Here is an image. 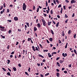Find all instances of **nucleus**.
I'll list each match as a JSON object with an SVG mask.
<instances>
[{
    "instance_id": "8",
    "label": "nucleus",
    "mask_w": 77,
    "mask_h": 77,
    "mask_svg": "<svg viewBox=\"0 0 77 77\" xmlns=\"http://www.w3.org/2000/svg\"><path fill=\"white\" fill-rule=\"evenodd\" d=\"M13 70H14V71H17V68H16L15 67H14L13 68Z\"/></svg>"
},
{
    "instance_id": "21",
    "label": "nucleus",
    "mask_w": 77,
    "mask_h": 77,
    "mask_svg": "<svg viewBox=\"0 0 77 77\" xmlns=\"http://www.w3.org/2000/svg\"><path fill=\"white\" fill-rule=\"evenodd\" d=\"M73 36L74 38H76V33H74L73 35Z\"/></svg>"
},
{
    "instance_id": "45",
    "label": "nucleus",
    "mask_w": 77,
    "mask_h": 77,
    "mask_svg": "<svg viewBox=\"0 0 77 77\" xmlns=\"http://www.w3.org/2000/svg\"><path fill=\"white\" fill-rule=\"evenodd\" d=\"M47 9H48L49 12V11H50V8H49V6H48Z\"/></svg>"
},
{
    "instance_id": "46",
    "label": "nucleus",
    "mask_w": 77,
    "mask_h": 77,
    "mask_svg": "<svg viewBox=\"0 0 77 77\" xmlns=\"http://www.w3.org/2000/svg\"><path fill=\"white\" fill-rule=\"evenodd\" d=\"M31 39V38H28V41H30V40Z\"/></svg>"
},
{
    "instance_id": "41",
    "label": "nucleus",
    "mask_w": 77,
    "mask_h": 77,
    "mask_svg": "<svg viewBox=\"0 0 77 77\" xmlns=\"http://www.w3.org/2000/svg\"><path fill=\"white\" fill-rule=\"evenodd\" d=\"M48 51V50H45L43 51L44 52H47Z\"/></svg>"
},
{
    "instance_id": "48",
    "label": "nucleus",
    "mask_w": 77,
    "mask_h": 77,
    "mask_svg": "<svg viewBox=\"0 0 77 77\" xmlns=\"http://www.w3.org/2000/svg\"><path fill=\"white\" fill-rule=\"evenodd\" d=\"M63 9L64 10L66 9V7L65 6H63Z\"/></svg>"
},
{
    "instance_id": "28",
    "label": "nucleus",
    "mask_w": 77,
    "mask_h": 77,
    "mask_svg": "<svg viewBox=\"0 0 77 77\" xmlns=\"http://www.w3.org/2000/svg\"><path fill=\"white\" fill-rule=\"evenodd\" d=\"M56 2L57 3V4H59V0H55Z\"/></svg>"
},
{
    "instance_id": "32",
    "label": "nucleus",
    "mask_w": 77,
    "mask_h": 77,
    "mask_svg": "<svg viewBox=\"0 0 77 77\" xmlns=\"http://www.w3.org/2000/svg\"><path fill=\"white\" fill-rule=\"evenodd\" d=\"M28 71L29 72H30V68L29 67V69H28Z\"/></svg>"
},
{
    "instance_id": "10",
    "label": "nucleus",
    "mask_w": 77,
    "mask_h": 77,
    "mask_svg": "<svg viewBox=\"0 0 77 77\" xmlns=\"http://www.w3.org/2000/svg\"><path fill=\"white\" fill-rule=\"evenodd\" d=\"M7 75H8L9 76H11V73H10V72H8L7 73Z\"/></svg>"
},
{
    "instance_id": "63",
    "label": "nucleus",
    "mask_w": 77,
    "mask_h": 77,
    "mask_svg": "<svg viewBox=\"0 0 77 77\" xmlns=\"http://www.w3.org/2000/svg\"><path fill=\"white\" fill-rule=\"evenodd\" d=\"M12 57H13V55H11L10 56V57L12 58Z\"/></svg>"
},
{
    "instance_id": "60",
    "label": "nucleus",
    "mask_w": 77,
    "mask_h": 77,
    "mask_svg": "<svg viewBox=\"0 0 77 77\" xmlns=\"http://www.w3.org/2000/svg\"><path fill=\"white\" fill-rule=\"evenodd\" d=\"M53 3H54L55 5H56V1H55V0H53Z\"/></svg>"
},
{
    "instance_id": "52",
    "label": "nucleus",
    "mask_w": 77,
    "mask_h": 77,
    "mask_svg": "<svg viewBox=\"0 0 77 77\" xmlns=\"http://www.w3.org/2000/svg\"><path fill=\"white\" fill-rule=\"evenodd\" d=\"M39 8H37V12H39Z\"/></svg>"
},
{
    "instance_id": "33",
    "label": "nucleus",
    "mask_w": 77,
    "mask_h": 77,
    "mask_svg": "<svg viewBox=\"0 0 77 77\" xmlns=\"http://www.w3.org/2000/svg\"><path fill=\"white\" fill-rule=\"evenodd\" d=\"M61 6H62V5L60 4L58 6V8H61Z\"/></svg>"
},
{
    "instance_id": "11",
    "label": "nucleus",
    "mask_w": 77,
    "mask_h": 77,
    "mask_svg": "<svg viewBox=\"0 0 77 77\" xmlns=\"http://www.w3.org/2000/svg\"><path fill=\"white\" fill-rule=\"evenodd\" d=\"M38 56H39V57H42V58H44V57L42 56V55H40V54H38Z\"/></svg>"
},
{
    "instance_id": "26",
    "label": "nucleus",
    "mask_w": 77,
    "mask_h": 77,
    "mask_svg": "<svg viewBox=\"0 0 77 77\" xmlns=\"http://www.w3.org/2000/svg\"><path fill=\"white\" fill-rule=\"evenodd\" d=\"M57 65H58V66H59V67L60 66V64L59 63H58V62L57 63Z\"/></svg>"
},
{
    "instance_id": "34",
    "label": "nucleus",
    "mask_w": 77,
    "mask_h": 77,
    "mask_svg": "<svg viewBox=\"0 0 77 77\" xmlns=\"http://www.w3.org/2000/svg\"><path fill=\"white\" fill-rule=\"evenodd\" d=\"M7 21H8V22H9V23H11V22H12V20H8Z\"/></svg>"
},
{
    "instance_id": "16",
    "label": "nucleus",
    "mask_w": 77,
    "mask_h": 77,
    "mask_svg": "<svg viewBox=\"0 0 77 77\" xmlns=\"http://www.w3.org/2000/svg\"><path fill=\"white\" fill-rule=\"evenodd\" d=\"M7 62H8L7 63L8 64H9V63H10L11 62V61H10V60H7Z\"/></svg>"
},
{
    "instance_id": "62",
    "label": "nucleus",
    "mask_w": 77,
    "mask_h": 77,
    "mask_svg": "<svg viewBox=\"0 0 77 77\" xmlns=\"http://www.w3.org/2000/svg\"><path fill=\"white\" fill-rule=\"evenodd\" d=\"M71 65H72V64H70V65H69L68 66L69 68H71Z\"/></svg>"
},
{
    "instance_id": "2",
    "label": "nucleus",
    "mask_w": 77,
    "mask_h": 77,
    "mask_svg": "<svg viewBox=\"0 0 77 77\" xmlns=\"http://www.w3.org/2000/svg\"><path fill=\"white\" fill-rule=\"evenodd\" d=\"M32 48L34 51H35V50H37V51H39V49H38V48H37V47H35H35L34 46H32Z\"/></svg>"
},
{
    "instance_id": "30",
    "label": "nucleus",
    "mask_w": 77,
    "mask_h": 77,
    "mask_svg": "<svg viewBox=\"0 0 77 77\" xmlns=\"http://www.w3.org/2000/svg\"><path fill=\"white\" fill-rule=\"evenodd\" d=\"M49 74H50V73H48L45 74V76H47V75H49Z\"/></svg>"
},
{
    "instance_id": "64",
    "label": "nucleus",
    "mask_w": 77,
    "mask_h": 77,
    "mask_svg": "<svg viewBox=\"0 0 77 77\" xmlns=\"http://www.w3.org/2000/svg\"><path fill=\"white\" fill-rule=\"evenodd\" d=\"M11 54H14V52H12L11 53Z\"/></svg>"
},
{
    "instance_id": "44",
    "label": "nucleus",
    "mask_w": 77,
    "mask_h": 77,
    "mask_svg": "<svg viewBox=\"0 0 77 77\" xmlns=\"http://www.w3.org/2000/svg\"><path fill=\"white\" fill-rule=\"evenodd\" d=\"M52 53L53 54H56V52H52Z\"/></svg>"
},
{
    "instance_id": "49",
    "label": "nucleus",
    "mask_w": 77,
    "mask_h": 77,
    "mask_svg": "<svg viewBox=\"0 0 77 77\" xmlns=\"http://www.w3.org/2000/svg\"><path fill=\"white\" fill-rule=\"evenodd\" d=\"M46 7H47V6H48V3H47V1L46 2Z\"/></svg>"
},
{
    "instance_id": "12",
    "label": "nucleus",
    "mask_w": 77,
    "mask_h": 77,
    "mask_svg": "<svg viewBox=\"0 0 77 77\" xmlns=\"http://www.w3.org/2000/svg\"><path fill=\"white\" fill-rule=\"evenodd\" d=\"M2 69L4 71H5V72H6V69H5V68L2 67Z\"/></svg>"
},
{
    "instance_id": "4",
    "label": "nucleus",
    "mask_w": 77,
    "mask_h": 77,
    "mask_svg": "<svg viewBox=\"0 0 77 77\" xmlns=\"http://www.w3.org/2000/svg\"><path fill=\"white\" fill-rule=\"evenodd\" d=\"M76 3V1L75 0H72L71 1V4H73V3Z\"/></svg>"
},
{
    "instance_id": "3",
    "label": "nucleus",
    "mask_w": 77,
    "mask_h": 77,
    "mask_svg": "<svg viewBox=\"0 0 77 77\" xmlns=\"http://www.w3.org/2000/svg\"><path fill=\"white\" fill-rule=\"evenodd\" d=\"M26 9V5L25 3H23V11H25Z\"/></svg>"
},
{
    "instance_id": "23",
    "label": "nucleus",
    "mask_w": 77,
    "mask_h": 77,
    "mask_svg": "<svg viewBox=\"0 0 77 77\" xmlns=\"http://www.w3.org/2000/svg\"><path fill=\"white\" fill-rule=\"evenodd\" d=\"M68 45V43H66V44L65 46V48H67V46Z\"/></svg>"
},
{
    "instance_id": "15",
    "label": "nucleus",
    "mask_w": 77,
    "mask_h": 77,
    "mask_svg": "<svg viewBox=\"0 0 77 77\" xmlns=\"http://www.w3.org/2000/svg\"><path fill=\"white\" fill-rule=\"evenodd\" d=\"M74 51L75 54L77 55V51H76V50L75 49H74Z\"/></svg>"
},
{
    "instance_id": "5",
    "label": "nucleus",
    "mask_w": 77,
    "mask_h": 77,
    "mask_svg": "<svg viewBox=\"0 0 77 77\" xmlns=\"http://www.w3.org/2000/svg\"><path fill=\"white\" fill-rule=\"evenodd\" d=\"M62 55L63 57H65V56H67V54L66 53L64 54V53H63L62 54Z\"/></svg>"
},
{
    "instance_id": "6",
    "label": "nucleus",
    "mask_w": 77,
    "mask_h": 77,
    "mask_svg": "<svg viewBox=\"0 0 77 77\" xmlns=\"http://www.w3.org/2000/svg\"><path fill=\"white\" fill-rule=\"evenodd\" d=\"M14 21H18V17H14Z\"/></svg>"
},
{
    "instance_id": "47",
    "label": "nucleus",
    "mask_w": 77,
    "mask_h": 77,
    "mask_svg": "<svg viewBox=\"0 0 77 77\" xmlns=\"http://www.w3.org/2000/svg\"><path fill=\"white\" fill-rule=\"evenodd\" d=\"M21 54H19V56L18 57H18V58H20V57H21Z\"/></svg>"
},
{
    "instance_id": "29",
    "label": "nucleus",
    "mask_w": 77,
    "mask_h": 77,
    "mask_svg": "<svg viewBox=\"0 0 77 77\" xmlns=\"http://www.w3.org/2000/svg\"><path fill=\"white\" fill-rule=\"evenodd\" d=\"M12 32V31H11V30H9L8 31V33L9 34H10V33H11Z\"/></svg>"
},
{
    "instance_id": "27",
    "label": "nucleus",
    "mask_w": 77,
    "mask_h": 77,
    "mask_svg": "<svg viewBox=\"0 0 77 77\" xmlns=\"http://www.w3.org/2000/svg\"><path fill=\"white\" fill-rule=\"evenodd\" d=\"M25 73L26 75H27L28 76L29 75V74H28V73H27V72H25Z\"/></svg>"
},
{
    "instance_id": "18",
    "label": "nucleus",
    "mask_w": 77,
    "mask_h": 77,
    "mask_svg": "<svg viewBox=\"0 0 77 77\" xmlns=\"http://www.w3.org/2000/svg\"><path fill=\"white\" fill-rule=\"evenodd\" d=\"M59 22H57L56 24V26L57 27L58 26H59Z\"/></svg>"
},
{
    "instance_id": "55",
    "label": "nucleus",
    "mask_w": 77,
    "mask_h": 77,
    "mask_svg": "<svg viewBox=\"0 0 77 77\" xmlns=\"http://www.w3.org/2000/svg\"><path fill=\"white\" fill-rule=\"evenodd\" d=\"M65 1L66 3H69V1L68 0H65Z\"/></svg>"
},
{
    "instance_id": "40",
    "label": "nucleus",
    "mask_w": 77,
    "mask_h": 77,
    "mask_svg": "<svg viewBox=\"0 0 77 77\" xmlns=\"http://www.w3.org/2000/svg\"><path fill=\"white\" fill-rule=\"evenodd\" d=\"M7 13H9V9H7Z\"/></svg>"
},
{
    "instance_id": "17",
    "label": "nucleus",
    "mask_w": 77,
    "mask_h": 77,
    "mask_svg": "<svg viewBox=\"0 0 77 77\" xmlns=\"http://www.w3.org/2000/svg\"><path fill=\"white\" fill-rule=\"evenodd\" d=\"M37 26L39 28H40V27H41V25H40V24L39 23H38L37 24Z\"/></svg>"
},
{
    "instance_id": "50",
    "label": "nucleus",
    "mask_w": 77,
    "mask_h": 77,
    "mask_svg": "<svg viewBox=\"0 0 77 77\" xmlns=\"http://www.w3.org/2000/svg\"><path fill=\"white\" fill-rule=\"evenodd\" d=\"M9 47H10V46H9V45H8V46H7V49H9Z\"/></svg>"
},
{
    "instance_id": "7",
    "label": "nucleus",
    "mask_w": 77,
    "mask_h": 77,
    "mask_svg": "<svg viewBox=\"0 0 77 77\" xmlns=\"http://www.w3.org/2000/svg\"><path fill=\"white\" fill-rule=\"evenodd\" d=\"M61 35L62 36H64L65 35V33H64V31H63L62 32V33Z\"/></svg>"
},
{
    "instance_id": "39",
    "label": "nucleus",
    "mask_w": 77,
    "mask_h": 77,
    "mask_svg": "<svg viewBox=\"0 0 77 77\" xmlns=\"http://www.w3.org/2000/svg\"><path fill=\"white\" fill-rule=\"evenodd\" d=\"M60 63H63V61L62 60H60Z\"/></svg>"
},
{
    "instance_id": "22",
    "label": "nucleus",
    "mask_w": 77,
    "mask_h": 77,
    "mask_svg": "<svg viewBox=\"0 0 77 77\" xmlns=\"http://www.w3.org/2000/svg\"><path fill=\"white\" fill-rule=\"evenodd\" d=\"M56 74H57V77H59V75H60L59 73H56Z\"/></svg>"
},
{
    "instance_id": "36",
    "label": "nucleus",
    "mask_w": 77,
    "mask_h": 77,
    "mask_svg": "<svg viewBox=\"0 0 77 77\" xmlns=\"http://www.w3.org/2000/svg\"><path fill=\"white\" fill-rule=\"evenodd\" d=\"M3 6L4 8H6V5L5 4V3H4Z\"/></svg>"
},
{
    "instance_id": "19",
    "label": "nucleus",
    "mask_w": 77,
    "mask_h": 77,
    "mask_svg": "<svg viewBox=\"0 0 77 77\" xmlns=\"http://www.w3.org/2000/svg\"><path fill=\"white\" fill-rule=\"evenodd\" d=\"M34 32H35V31H36V30H37V28H36V27H34Z\"/></svg>"
},
{
    "instance_id": "51",
    "label": "nucleus",
    "mask_w": 77,
    "mask_h": 77,
    "mask_svg": "<svg viewBox=\"0 0 77 77\" xmlns=\"http://www.w3.org/2000/svg\"><path fill=\"white\" fill-rule=\"evenodd\" d=\"M59 59H60V57H57L56 60H59Z\"/></svg>"
},
{
    "instance_id": "42",
    "label": "nucleus",
    "mask_w": 77,
    "mask_h": 77,
    "mask_svg": "<svg viewBox=\"0 0 77 77\" xmlns=\"http://www.w3.org/2000/svg\"><path fill=\"white\" fill-rule=\"evenodd\" d=\"M50 13H51V14L52 15L53 14V10H51V11Z\"/></svg>"
},
{
    "instance_id": "53",
    "label": "nucleus",
    "mask_w": 77,
    "mask_h": 77,
    "mask_svg": "<svg viewBox=\"0 0 77 77\" xmlns=\"http://www.w3.org/2000/svg\"><path fill=\"white\" fill-rule=\"evenodd\" d=\"M3 5H2V6L1 7V8H0V10H2V9H3Z\"/></svg>"
},
{
    "instance_id": "37",
    "label": "nucleus",
    "mask_w": 77,
    "mask_h": 77,
    "mask_svg": "<svg viewBox=\"0 0 77 77\" xmlns=\"http://www.w3.org/2000/svg\"><path fill=\"white\" fill-rule=\"evenodd\" d=\"M68 16L67 15H66V14H65V18H68Z\"/></svg>"
},
{
    "instance_id": "61",
    "label": "nucleus",
    "mask_w": 77,
    "mask_h": 77,
    "mask_svg": "<svg viewBox=\"0 0 77 77\" xmlns=\"http://www.w3.org/2000/svg\"><path fill=\"white\" fill-rule=\"evenodd\" d=\"M52 22H53V23H54V24H56V22H55L54 21H53V20H52Z\"/></svg>"
},
{
    "instance_id": "54",
    "label": "nucleus",
    "mask_w": 77,
    "mask_h": 77,
    "mask_svg": "<svg viewBox=\"0 0 77 77\" xmlns=\"http://www.w3.org/2000/svg\"><path fill=\"white\" fill-rule=\"evenodd\" d=\"M35 35L36 38H38V35H37V33H35Z\"/></svg>"
},
{
    "instance_id": "14",
    "label": "nucleus",
    "mask_w": 77,
    "mask_h": 77,
    "mask_svg": "<svg viewBox=\"0 0 77 77\" xmlns=\"http://www.w3.org/2000/svg\"><path fill=\"white\" fill-rule=\"evenodd\" d=\"M48 57H51V55L50 54V53L48 54Z\"/></svg>"
},
{
    "instance_id": "35",
    "label": "nucleus",
    "mask_w": 77,
    "mask_h": 77,
    "mask_svg": "<svg viewBox=\"0 0 77 77\" xmlns=\"http://www.w3.org/2000/svg\"><path fill=\"white\" fill-rule=\"evenodd\" d=\"M69 20L68 19L66 20L65 21V23H68V21Z\"/></svg>"
},
{
    "instance_id": "1",
    "label": "nucleus",
    "mask_w": 77,
    "mask_h": 77,
    "mask_svg": "<svg viewBox=\"0 0 77 77\" xmlns=\"http://www.w3.org/2000/svg\"><path fill=\"white\" fill-rule=\"evenodd\" d=\"M41 20L42 21V22L43 23V24L44 26H46V24L45 23H46V22L45 21V20H44V19H42Z\"/></svg>"
},
{
    "instance_id": "25",
    "label": "nucleus",
    "mask_w": 77,
    "mask_h": 77,
    "mask_svg": "<svg viewBox=\"0 0 77 77\" xmlns=\"http://www.w3.org/2000/svg\"><path fill=\"white\" fill-rule=\"evenodd\" d=\"M1 36L2 38L3 39H5V36H3L2 35H0Z\"/></svg>"
},
{
    "instance_id": "43",
    "label": "nucleus",
    "mask_w": 77,
    "mask_h": 77,
    "mask_svg": "<svg viewBox=\"0 0 77 77\" xmlns=\"http://www.w3.org/2000/svg\"><path fill=\"white\" fill-rule=\"evenodd\" d=\"M43 15H44V17H47V14H46L43 13Z\"/></svg>"
},
{
    "instance_id": "24",
    "label": "nucleus",
    "mask_w": 77,
    "mask_h": 77,
    "mask_svg": "<svg viewBox=\"0 0 77 77\" xmlns=\"http://www.w3.org/2000/svg\"><path fill=\"white\" fill-rule=\"evenodd\" d=\"M26 25H27L28 27H29V23L26 22Z\"/></svg>"
},
{
    "instance_id": "57",
    "label": "nucleus",
    "mask_w": 77,
    "mask_h": 77,
    "mask_svg": "<svg viewBox=\"0 0 77 77\" xmlns=\"http://www.w3.org/2000/svg\"><path fill=\"white\" fill-rule=\"evenodd\" d=\"M33 10H35V5L33 7Z\"/></svg>"
},
{
    "instance_id": "38",
    "label": "nucleus",
    "mask_w": 77,
    "mask_h": 77,
    "mask_svg": "<svg viewBox=\"0 0 77 77\" xmlns=\"http://www.w3.org/2000/svg\"><path fill=\"white\" fill-rule=\"evenodd\" d=\"M71 30H69L68 32V34H70L71 33Z\"/></svg>"
},
{
    "instance_id": "31",
    "label": "nucleus",
    "mask_w": 77,
    "mask_h": 77,
    "mask_svg": "<svg viewBox=\"0 0 77 77\" xmlns=\"http://www.w3.org/2000/svg\"><path fill=\"white\" fill-rule=\"evenodd\" d=\"M40 47L41 48H43V47H42V45H41V44H39Z\"/></svg>"
},
{
    "instance_id": "59",
    "label": "nucleus",
    "mask_w": 77,
    "mask_h": 77,
    "mask_svg": "<svg viewBox=\"0 0 77 77\" xmlns=\"http://www.w3.org/2000/svg\"><path fill=\"white\" fill-rule=\"evenodd\" d=\"M18 65L19 67H21V64H20V63Z\"/></svg>"
},
{
    "instance_id": "9",
    "label": "nucleus",
    "mask_w": 77,
    "mask_h": 77,
    "mask_svg": "<svg viewBox=\"0 0 77 77\" xmlns=\"http://www.w3.org/2000/svg\"><path fill=\"white\" fill-rule=\"evenodd\" d=\"M51 21H49L48 22V26H50V24H51Z\"/></svg>"
},
{
    "instance_id": "20",
    "label": "nucleus",
    "mask_w": 77,
    "mask_h": 77,
    "mask_svg": "<svg viewBox=\"0 0 77 77\" xmlns=\"http://www.w3.org/2000/svg\"><path fill=\"white\" fill-rule=\"evenodd\" d=\"M51 32L52 35H54V32H53V31L52 29H51Z\"/></svg>"
},
{
    "instance_id": "58",
    "label": "nucleus",
    "mask_w": 77,
    "mask_h": 77,
    "mask_svg": "<svg viewBox=\"0 0 77 77\" xmlns=\"http://www.w3.org/2000/svg\"><path fill=\"white\" fill-rule=\"evenodd\" d=\"M18 44H19V42H17L16 44V45H17Z\"/></svg>"
},
{
    "instance_id": "56",
    "label": "nucleus",
    "mask_w": 77,
    "mask_h": 77,
    "mask_svg": "<svg viewBox=\"0 0 77 77\" xmlns=\"http://www.w3.org/2000/svg\"><path fill=\"white\" fill-rule=\"evenodd\" d=\"M46 41L47 43H50V42H49V41H48V39H46Z\"/></svg>"
},
{
    "instance_id": "13",
    "label": "nucleus",
    "mask_w": 77,
    "mask_h": 77,
    "mask_svg": "<svg viewBox=\"0 0 77 77\" xmlns=\"http://www.w3.org/2000/svg\"><path fill=\"white\" fill-rule=\"evenodd\" d=\"M49 41L50 42H52L53 41V38H49Z\"/></svg>"
}]
</instances>
